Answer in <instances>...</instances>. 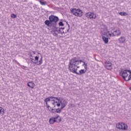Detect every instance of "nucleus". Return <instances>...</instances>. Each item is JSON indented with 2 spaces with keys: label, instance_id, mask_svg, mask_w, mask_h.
Returning a JSON list of instances; mask_svg holds the SVG:
<instances>
[{
  "label": "nucleus",
  "instance_id": "f257e3e1",
  "mask_svg": "<svg viewBox=\"0 0 131 131\" xmlns=\"http://www.w3.org/2000/svg\"><path fill=\"white\" fill-rule=\"evenodd\" d=\"M50 101L52 102V105L54 107L57 106V107H60L61 105V109L65 108L66 105H67V102L66 100H64L63 98H58L56 97H50Z\"/></svg>",
  "mask_w": 131,
  "mask_h": 131
},
{
  "label": "nucleus",
  "instance_id": "f03ea898",
  "mask_svg": "<svg viewBox=\"0 0 131 131\" xmlns=\"http://www.w3.org/2000/svg\"><path fill=\"white\" fill-rule=\"evenodd\" d=\"M107 37H114L115 36H120L121 35V31L120 29L117 28L115 30L114 28H111L108 31L103 33Z\"/></svg>",
  "mask_w": 131,
  "mask_h": 131
},
{
  "label": "nucleus",
  "instance_id": "7ed1b4c3",
  "mask_svg": "<svg viewBox=\"0 0 131 131\" xmlns=\"http://www.w3.org/2000/svg\"><path fill=\"white\" fill-rule=\"evenodd\" d=\"M78 62L76 61H75V64H71L70 66V68L69 70L72 72L73 73H75V74H77L78 75H82V74H84L86 72V70H81L79 71V73H77V69L79 68V67L77 66Z\"/></svg>",
  "mask_w": 131,
  "mask_h": 131
},
{
  "label": "nucleus",
  "instance_id": "20e7f679",
  "mask_svg": "<svg viewBox=\"0 0 131 131\" xmlns=\"http://www.w3.org/2000/svg\"><path fill=\"white\" fill-rule=\"evenodd\" d=\"M30 54V59L31 60V63L33 64H37V65H41L42 64V56L41 57L40 60L38 61V59H39V56H36L35 57V59H34L31 57H33L32 56V54L31 52H29Z\"/></svg>",
  "mask_w": 131,
  "mask_h": 131
},
{
  "label": "nucleus",
  "instance_id": "39448f33",
  "mask_svg": "<svg viewBox=\"0 0 131 131\" xmlns=\"http://www.w3.org/2000/svg\"><path fill=\"white\" fill-rule=\"evenodd\" d=\"M122 76L125 81H129L131 80V71L124 70L122 72Z\"/></svg>",
  "mask_w": 131,
  "mask_h": 131
},
{
  "label": "nucleus",
  "instance_id": "423d86ee",
  "mask_svg": "<svg viewBox=\"0 0 131 131\" xmlns=\"http://www.w3.org/2000/svg\"><path fill=\"white\" fill-rule=\"evenodd\" d=\"M75 61L78 63L77 64V66L78 67H79V66H78L79 64H81V62H83V61H82V60H78V59L77 57H74L72 58L69 62V64H68L69 69L70 68V66H71V65L73 66V64H75Z\"/></svg>",
  "mask_w": 131,
  "mask_h": 131
},
{
  "label": "nucleus",
  "instance_id": "0eeeda50",
  "mask_svg": "<svg viewBox=\"0 0 131 131\" xmlns=\"http://www.w3.org/2000/svg\"><path fill=\"white\" fill-rule=\"evenodd\" d=\"M64 29H65L64 27L56 28L55 30L53 32L54 36H58V33H60V34H63V33H65L64 31H62L64 30Z\"/></svg>",
  "mask_w": 131,
  "mask_h": 131
},
{
  "label": "nucleus",
  "instance_id": "6e6552de",
  "mask_svg": "<svg viewBox=\"0 0 131 131\" xmlns=\"http://www.w3.org/2000/svg\"><path fill=\"white\" fill-rule=\"evenodd\" d=\"M116 127L122 130H126L127 129V125L123 122H120L116 124Z\"/></svg>",
  "mask_w": 131,
  "mask_h": 131
},
{
  "label": "nucleus",
  "instance_id": "1a4fd4ad",
  "mask_svg": "<svg viewBox=\"0 0 131 131\" xmlns=\"http://www.w3.org/2000/svg\"><path fill=\"white\" fill-rule=\"evenodd\" d=\"M85 16L87 18H89L90 19H96V18H97V16L94 12H88L86 13Z\"/></svg>",
  "mask_w": 131,
  "mask_h": 131
},
{
  "label": "nucleus",
  "instance_id": "9d476101",
  "mask_svg": "<svg viewBox=\"0 0 131 131\" xmlns=\"http://www.w3.org/2000/svg\"><path fill=\"white\" fill-rule=\"evenodd\" d=\"M49 19L52 23L54 22L56 24H57V22L59 21V17L54 15H50Z\"/></svg>",
  "mask_w": 131,
  "mask_h": 131
},
{
  "label": "nucleus",
  "instance_id": "9b49d317",
  "mask_svg": "<svg viewBox=\"0 0 131 131\" xmlns=\"http://www.w3.org/2000/svg\"><path fill=\"white\" fill-rule=\"evenodd\" d=\"M118 42L120 45H122L125 42V41L126 40V38H125V36H122L120 37L118 39Z\"/></svg>",
  "mask_w": 131,
  "mask_h": 131
},
{
  "label": "nucleus",
  "instance_id": "f8f14e48",
  "mask_svg": "<svg viewBox=\"0 0 131 131\" xmlns=\"http://www.w3.org/2000/svg\"><path fill=\"white\" fill-rule=\"evenodd\" d=\"M105 68L107 69V70H112V68H113L112 63H111L110 61L105 62Z\"/></svg>",
  "mask_w": 131,
  "mask_h": 131
},
{
  "label": "nucleus",
  "instance_id": "ddd939ff",
  "mask_svg": "<svg viewBox=\"0 0 131 131\" xmlns=\"http://www.w3.org/2000/svg\"><path fill=\"white\" fill-rule=\"evenodd\" d=\"M83 13L82 11H81V10L78 9L76 10V16H77V17H81V16H82L83 15Z\"/></svg>",
  "mask_w": 131,
  "mask_h": 131
},
{
  "label": "nucleus",
  "instance_id": "4468645a",
  "mask_svg": "<svg viewBox=\"0 0 131 131\" xmlns=\"http://www.w3.org/2000/svg\"><path fill=\"white\" fill-rule=\"evenodd\" d=\"M27 85L31 88V89H34L35 88V84L32 81L28 82Z\"/></svg>",
  "mask_w": 131,
  "mask_h": 131
},
{
  "label": "nucleus",
  "instance_id": "2eb2a0df",
  "mask_svg": "<svg viewBox=\"0 0 131 131\" xmlns=\"http://www.w3.org/2000/svg\"><path fill=\"white\" fill-rule=\"evenodd\" d=\"M52 21H51V20L50 19L49 20L47 19L45 21V25H47V26H48V27H51V26H52Z\"/></svg>",
  "mask_w": 131,
  "mask_h": 131
},
{
  "label": "nucleus",
  "instance_id": "dca6fc26",
  "mask_svg": "<svg viewBox=\"0 0 131 131\" xmlns=\"http://www.w3.org/2000/svg\"><path fill=\"white\" fill-rule=\"evenodd\" d=\"M102 39L103 40L104 43H108V42H109L108 38L106 37L105 36H102Z\"/></svg>",
  "mask_w": 131,
  "mask_h": 131
},
{
  "label": "nucleus",
  "instance_id": "f3484780",
  "mask_svg": "<svg viewBox=\"0 0 131 131\" xmlns=\"http://www.w3.org/2000/svg\"><path fill=\"white\" fill-rule=\"evenodd\" d=\"M50 101H51V99L50 97L46 98L44 99V102L45 103H46V106H48V104H49L48 103V102H50Z\"/></svg>",
  "mask_w": 131,
  "mask_h": 131
},
{
  "label": "nucleus",
  "instance_id": "a211bd4d",
  "mask_svg": "<svg viewBox=\"0 0 131 131\" xmlns=\"http://www.w3.org/2000/svg\"><path fill=\"white\" fill-rule=\"evenodd\" d=\"M53 118L56 122H57V120H58L59 121H61V118L59 115H57L56 117H54Z\"/></svg>",
  "mask_w": 131,
  "mask_h": 131
},
{
  "label": "nucleus",
  "instance_id": "6ab92c4d",
  "mask_svg": "<svg viewBox=\"0 0 131 131\" xmlns=\"http://www.w3.org/2000/svg\"><path fill=\"white\" fill-rule=\"evenodd\" d=\"M38 2L41 6H46V5H47V2L43 0H38Z\"/></svg>",
  "mask_w": 131,
  "mask_h": 131
},
{
  "label": "nucleus",
  "instance_id": "aec40b11",
  "mask_svg": "<svg viewBox=\"0 0 131 131\" xmlns=\"http://www.w3.org/2000/svg\"><path fill=\"white\" fill-rule=\"evenodd\" d=\"M55 122H56V121L55 120V119H54V118H51L50 119L49 123H50V124H54Z\"/></svg>",
  "mask_w": 131,
  "mask_h": 131
},
{
  "label": "nucleus",
  "instance_id": "412c9836",
  "mask_svg": "<svg viewBox=\"0 0 131 131\" xmlns=\"http://www.w3.org/2000/svg\"><path fill=\"white\" fill-rule=\"evenodd\" d=\"M76 9H70L71 12L75 16H76Z\"/></svg>",
  "mask_w": 131,
  "mask_h": 131
},
{
  "label": "nucleus",
  "instance_id": "4be33fe9",
  "mask_svg": "<svg viewBox=\"0 0 131 131\" xmlns=\"http://www.w3.org/2000/svg\"><path fill=\"white\" fill-rule=\"evenodd\" d=\"M62 105H61V108H56L55 110L56 113H61L62 111Z\"/></svg>",
  "mask_w": 131,
  "mask_h": 131
},
{
  "label": "nucleus",
  "instance_id": "5701e85b",
  "mask_svg": "<svg viewBox=\"0 0 131 131\" xmlns=\"http://www.w3.org/2000/svg\"><path fill=\"white\" fill-rule=\"evenodd\" d=\"M0 114H2V115L5 114V110L2 107H0Z\"/></svg>",
  "mask_w": 131,
  "mask_h": 131
},
{
  "label": "nucleus",
  "instance_id": "b1692460",
  "mask_svg": "<svg viewBox=\"0 0 131 131\" xmlns=\"http://www.w3.org/2000/svg\"><path fill=\"white\" fill-rule=\"evenodd\" d=\"M119 15L121 16H127V13L126 12H120Z\"/></svg>",
  "mask_w": 131,
  "mask_h": 131
},
{
  "label": "nucleus",
  "instance_id": "393cba45",
  "mask_svg": "<svg viewBox=\"0 0 131 131\" xmlns=\"http://www.w3.org/2000/svg\"><path fill=\"white\" fill-rule=\"evenodd\" d=\"M59 27H61H61H64V24L63 23L62 21H60L59 23Z\"/></svg>",
  "mask_w": 131,
  "mask_h": 131
},
{
  "label": "nucleus",
  "instance_id": "a878e982",
  "mask_svg": "<svg viewBox=\"0 0 131 131\" xmlns=\"http://www.w3.org/2000/svg\"><path fill=\"white\" fill-rule=\"evenodd\" d=\"M11 17L13 19H15V18H16L17 17V16L15 14H11Z\"/></svg>",
  "mask_w": 131,
  "mask_h": 131
},
{
  "label": "nucleus",
  "instance_id": "bb28decb",
  "mask_svg": "<svg viewBox=\"0 0 131 131\" xmlns=\"http://www.w3.org/2000/svg\"><path fill=\"white\" fill-rule=\"evenodd\" d=\"M83 66H84V68L86 71V70L88 69V63H84V65Z\"/></svg>",
  "mask_w": 131,
  "mask_h": 131
},
{
  "label": "nucleus",
  "instance_id": "cd10ccee",
  "mask_svg": "<svg viewBox=\"0 0 131 131\" xmlns=\"http://www.w3.org/2000/svg\"><path fill=\"white\" fill-rule=\"evenodd\" d=\"M51 112H52V113H56V110H55L54 108H52V109L51 110Z\"/></svg>",
  "mask_w": 131,
  "mask_h": 131
},
{
  "label": "nucleus",
  "instance_id": "c85d7f7f",
  "mask_svg": "<svg viewBox=\"0 0 131 131\" xmlns=\"http://www.w3.org/2000/svg\"><path fill=\"white\" fill-rule=\"evenodd\" d=\"M47 107L48 108V110H51L52 109V107H51V106H50V105L48 104V106H47Z\"/></svg>",
  "mask_w": 131,
  "mask_h": 131
},
{
  "label": "nucleus",
  "instance_id": "c756f323",
  "mask_svg": "<svg viewBox=\"0 0 131 131\" xmlns=\"http://www.w3.org/2000/svg\"><path fill=\"white\" fill-rule=\"evenodd\" d=\"M32 53H33V54L34 55H35V54H36V52H35V51H32Z\"/></svg>",
  "mask_w": 131,
  "mask_h": 131
},
{
  "label": "nucleus",
  "instance_id": "7c9ffc66",
  "mask_svg": "<svg viewBox=\"0 0 131 131\" xmlns=\"http://www.w3.org/2000/svg\"><path fill=\"white\" fill-rule=\"evenodd\" d=\"M82 63H83L82 66H84V64H86V63H85V61H83Z\"/></svg>",
  "mask_w": 131,
  "mask_h": 131
},
{
  "label": "nucleus",
  "instance_id": "2f4dec72",
  "mask_svg": "<svg viewBox=\"0 0 131 131\" xmlns=\"http://www.w3.org/2000/svg\"><path fill=\"white\" fill-rule=\"evenodd\" d=\"M68 31H69V28L67 30V31L66 32V33H67V32H68Z\"/></svg>",
  "mask_w": 131,
  "mask_h": 131
},
{
  "label": "nucleus",
  "instance_id": "473e14b6",
  "mask_svg": "<svg viewBox=\"0 0 131 131\" xmlns=\"http://www.w3.org/2000/svg\"><path fill=\"white\" fill-rule=\"evenodd\" d=\"M70 26L69 25V27H70Z\"/></svg>",
  "mask_w": 131,
  "mask_h": 131
}]
</instances>
